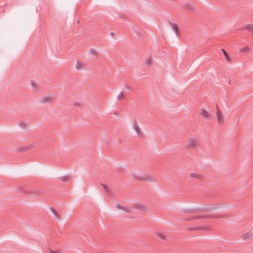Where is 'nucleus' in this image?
I'll list each match as a JSON object with an SVG mask.
<instances>
[{
	"instance_id": "1",
	"label": "nucleus",
	"mask_w": 253,
	"mask_h": 253,
	"mask_svg": "<svg viewBox=\"0 0 253 253\" xmlns=\"http://www.w3.org/2000/svg\"><path fill=\"white\" fill-rule=\"evenodd\" d=\"M23 193L27 194L40 195L42 193V190L35 187H25L21 189Z\"/></svg>"
},
{
	"instance_id": "2",
	"label": "nucleus",
	"mask_w": 253,
	"mask_h": 253,
	"mask_svg": "<svg viewBox=\"0 0 253 253\" xmlns=\"http://www.w3.org/2000/svg\"><path fill=\"white\" fill-rule=\"evenodd\" d=\"M187 149L192 150L200 148V146L198 141V140L196 138H190L185 147Z\"/></svg>"
},
{
	"instance_id": "3",
	"label": "nucleus",
	"mask_w": 253,
	"mask_h": 253,
	"mask_svg": "<svg viewBox=\"0 0 253 253\" xmlns=\"http://www.w3.org/2000/svg\"><path fill=\"white\" fill-rule=\"evenodd\" d=\"M55 100V97L53 94L45 95L40 99V102L42 104L50 103Z\"/></svg>"
},
{
	"instance_id": "4",
	"label": "nucleus",
	"mask_w": 253,
	"mask_h": 253,
	"mask_svg": "<svg viewBox=\"0 0 253 253\" xmlns=\"http://www.w3.org/2000/svg\"><path fill=\"white\" fill-rule=\"evenodd\" d=\"M216 117L218 124L222 125L224 123V117L222 116L221 111L219 110L218 107L216 106Z\"/></svg>"
},
{
	"instance_id": "5",
	"label": "nucleus",
	"mask_w": 253,
	"mask_h": 253,
	"mask_svg": "<svg viewBox=\"0 0 253 253\" xmlns=\"http://www.w3.org/2000/svg\"><path fill=\"white\" fill-rule=\"evenodd\" d=\"M201 114L206 120H211L212 115L211 111H208L204 109H201Z\"/></svg>"
},
{
	"instance_id": "6",
	"label": "nucleus",
	"mask_w": 253,
	"mask_h": 253,
	"mask_svg": "<svg viewBox=\"0 0 253 253\" xmlns=\"http://www.w3.org/2000/svg\"><path fill=\"white\" fill-rule=\"evenodd\" d=\"M35 147L33 144L18 147L16 149V152L18 153L28 151Z\"/></svg>"
},
{
	"instance_id": "7",
	"label": "nucleus",
	"mask_w": 253,
	"mask_h": 253,
	"mask_svg": "<svg viewBox=\"0 0 253 253\" xmlns=\"http://www.w3.org/2000/svg\"><path fill=\"white\" fill-rule=\"evenodd\" d=\"M209 227L207 226H195L193 227L188 228L186 230L187 231H194V230H208Z\"/></svg>"
},
{
	"instance_id": "8",
	"label": "nucleus",
	"mask_w": 253,
	"mask_h": 253,
	"mask_svg": "<svg viewBox=\"0 0 253 253\" xmlns=\"http://www.w3.org/2000/svg\"><path fill=\"white\" fill-rule=\"evenodd\" d=\"M133 208L137 210L141 211H147V210L145 206L141 204H135L133 206Z\"/></svg>"
},
{
	"instance_id": "9",
	"label": "nucleus",
	"mask_w": 253,
	"mask_h": 253,
	"mask_svg": "<svg viewBox=\"0 0 253 253\" xmlns=\"http://www.w3.org/2000/svg\"><path fill=\"white\" fill-rule=\"evenodd\" d=\"M200 218H207V215H197L195 216H193L188 218L185 219L184 220H193L195 219Z\"/></svg>"
},
{
	"instance_id": "10",
	"label": "nucleus",
	"mask_w": 253,
	"mask_h": 253,
	"mask_svg": "<svg viewBox=\"0 0 253 253\" xmlns=\"http://www.w3.org/2000/svg\"><path fill=\"white\" fill-rule=\"evenodd\" d=\"M242 30L247 31L251 33H253V25L250 24H247L243 28Z\"/></svg>"
},
{
	"instance_id": "11",
	"label": "nucleus",
	"mask_w": 253,
	"mask_h": 253,
	"mask_svg": "<svg viewBox=\"0 0 253 253\" xmlns=\"http://www.w3.org/2000/svg\"><path fill=\"white\" fill-rule=\"evenodd\" d=\"M101 185L102 186L105 192L109 196H111L112 194V191L111 190L109 189L107 187V186L105 184H101Z\"/></svg>"
},
{
	"instance_id": "12",
	"label": "nucleus",
	"mask_w": 253,
	"mask_h": 253,
	"mask_svg": "<svg viewBox=\"0 0 253 253\" xmlns=\"http://www.w3.org/2000/svg\"><path fill=\"white\" fill-rule=\"evenodd\" d=\"M85 68V65L83 63H80L77 61L76 64V68L77 70H81Z\"/></svg>"
},
{
	"instance_id": "13",
	"label": "nucleus",
	"mask_w": 253,
	"mask_h": 253,
	"mask_svg": "<svg viewBox=\"0 0 253 253\" xmlns=\"http://www.w3.org/2000/svg\"><path fill=\"white\" fill-rule=\"evenodd\" d=\"M217 208L215 205H211L210 207L205 208L203 210L205 211H212Z\"/></svg>"
},
{
	"instance_id": "14",
	"label": "nucleus",
	"mask_w": 253,
	"mask_h": 253,
	"mask_svg": "<svg viewBox=\"0 0 253 253\" xmlns=\"http://www.w3.org/2000/svg\"><path fill=\"white\" fill-rule=\"evenodd\" d=\"M171 27L172 29L174 31L175 33L176 36H178V27L177 25L176 24L174 23H171Z\"/></svg>"
},
{
	"instance_id": "15",
	"label": "nucleus",
	"mask_w": 253,
	"mask_h": 253,
	"mask_svg": "<svg viewBox=\"0 0 253 253\" xmlns=\"http://www.w3.org/2000/svg\"><path fill=\"white\" fill-rule=\"evenodd\" d=\"M227 216H222L220 215H217V214H208L207 215V217L208 218H218L220 217H226Z\"/></svg>"
},
{
	"instance_id": "16",
	"label": "nucleus",
	"mask_w": 253,
	"mask_h": 253,
	"mask_svg": "<svg viewBox=\"0 0 253 253\" xmlns=\"http://www.w3.org/2000/svg\"><path fill=\"white\" fill-rule=\"evenodd\" d=\"M190 177L196 178V179H200L201 178V175H200L198 173H192L190 174Z\"/></svg>"
},
{
	"instance_id": "17",
	"label": "nucleus",
	"mask_w": 253,
	"mask_h": 253,
	"mask_svg": "<svg viewBox=\"0 0 253 253\" xmlns=\"http://www.w3.org/2000/svg\"><path fill=\"white\" fill-rule=\"evenodd\" d=\"M253 236V232H249L247 233H246L243 237V239L244 240H246V239H249L251 237H252V236Z\"/></svg>"
},
{
	"instance_id": "18",
	"label": "nucleus",
	"mask_w": 253,
	"mask_h": 253,
	"mask_svg": "<svg viewBox=\"0 0 253 253\" xmlns=\"http://www.w3.org/2000/svg\"><path fill=\"white\" fill-rule=\"evenodd\" d=\"M133 127H134V129L136 131L137 134L138 136H141V130L139 129V127L136 125H134Z\"/></svg>"
},
{
	"instance_id": "19",
	"label": "nucleus",
	"mask_w": 253,
	"mask_h": 253,
	"mask_svg": "<svg viewBox=\"0 0 253 253\" xmlns=\"http://www.w3.org/2000/svg\"><path fill=\"white\" fill-rule=\"evenodd\" d=\"M60 180L65 183H68L70 180V178L68 176H64L60 178Z\"/></svg>"
},
{
	"instance_id": "20",
	"label": "nucleus",
	"mask_w": 253,
	"mask_h": 253,
	"mask_svg": "<svg viewBox=\"0 0 253 253\" xmlns=\"http://www.w3.org/2000/svg\"><path fill=\"white\" fill-rule=\"evenodd\" d=\"M50 211H51L52 213L54 214V215L55 217V218L58 219V216L59 215V214L58 213V212L56 210H55L54 209H53V208H51L50 209Z\"/></svg>"
},
{
	"instance_id": "21",
	"label": "nucleus",
	"mask_w": 253,
	"mask_h": 253,
	"mask_svg": "<svg viewBox=\"0 0 253 253\" xmlns=\"http://www.w3.org/2000/svg\"><path fill=\"white\" fill-rule=\"evenodd\" d=\"M221 51L223 52L226 61H229L230 60V58L228 56V54L226 52V51L224 49H221Z\"/></svg>"
},
{
	"instance_id": "22",
	"label": "nucleus",
	"mask_w": 253,
	"mask_h": 253,
	"mask_svg": "<svg viewBox=\"0 0 253 253\" xmlns=\"http://www.w3.org/2000/svg\"><path fill=\"white\" fill-rule=\"evenodd\" d=\"M31 84L32 86V88L34 90H37L38 88H37V86H39V85H38L36 83H35L33 81L31 82Z\"/></svg>"
},
{
	"instance_id": "23",
	"label": "nucleus",
	"mask_w": 253,
	"mask_h": 253,
	"mask_svg": "<svg viewBox=\"0 0 253 253\" xmlns=\"http://www.w3.org/2000/svg\"><path fill=\"white\" fill-rule=\"evenodd\" d=\"M250 48L249 46H246L244 47V48H240V49H239V51H240V52H245V51H247V50H250Z\"/></svg>"
},
{
	"instance_id": "24",
	"label": "nucleus",
	"mask_w": 253,
	"mask_h": 253,
	"mask_svg": "<svg viewBox=\"0 0 253 253\" xmlns=\"http://www.w3.org/2000/svg\"><path fill=\"white\" fill-rule=\"evenodd\" d=\"M152 59L149 57L145 61V64L148 66L151 64Z\"/></svg>"
},
{
	"instance_id": "25",
	"label": "nucleus",
	"mask_w": 253,
	"mask_h": 253,
	"mask_svg": "<svg viewBox=\"0 0 253 253\" xmlns=\"http://www.w3.org/2000/svg\"><path fill=\"white\" fill-rule=\"evenodd\" d=\"M141 179L145 181H152L153 179L152 177H148L146 176H144L143 177L141 178Z\"/></svg>"
},
{
	"instance_id": "26",
	"label": "nucleus",
	"mask_w": 253,
	"mask_h": 253,
	"mask_svg": "<svg viewBox=\"0 0 253 253\" xmlns=\"http://www.w3.org/2000/svg\"><path fill=\"white\" fill-rule=\"evenodd\" d=\"M157 235L158 237H159L160 239H165V236L163 234H162V233H158L157 234Z\"/></svg>"
},
{
	"instance_id": "27",
	"label": "nucleus",
	"mask_w": 253,
	"mask_h": 253,
	"mask_svg": "<svg viewBox=\"0 0 253 253\" xmlns=\"http://www.w3.org/2000/svg\"><path fill=\"white\" fill-rule=\"evenodd\" d=\"M124 98V95L123 94V92H121L118 96V100H120V99H123Z\"/></svg>"
},
{
	"instance_id": "28",
	"label": "nucleus",
	"mask_w": 253,
	"mask_h": 253,
	"mask_svg": "<svg viewBox=\"0 0 253 253\" xmlns=\"http://www.w3.org/2000/svg\"><path fill=\"white\" fill-rule=\"evenodd\" d=\"M19 126L21 127H26V122H21L20 124H19Z\"/></svg>"
},
{
	"instance_id": "29",
	"label": "nucleus",
	"mask_w": 253,
	"mask_h": 253,
	"mask_svg": "<svg viewBox=\"0 0 253 253\" xmlns=\"http://www.w3.org/2000/svg\"><path fill=\"white\" fill-rule=\"evenodd\" d=\"M116 207L119 210H123L124 209V207L121 206V205H119V204H117L116 205Z\"/></svg>"
},
{
	"instance_id": "30",
	"label": "nucleus",
	"mask_w": 253,
	"mask_h": 253,
	"mask_svg": "<svg viewBox=\"0 0 253 253\" xmlns=\"http://www.w3.org/2000/svg\"><path fill=\"white\" fill-rule=\"evenodd\" d=\"M89 53L94 55H95V54H96L95 51L93 49H92V48L90 49Z\"/></svg>"
},
{
	"instance_id": "31",
	"label": "nucleus",
	"mask_w": 253,
	"mask_h": 253,
	"mask_svg": "<svg viewBox=\"0 0 253 253\" xmlns=\"http://www.w3.org/2000/svg\"><path fill=\"white\" fill-rule=\"evenodd\" d=\"M186 8L189 10H191L192 9V6L190 3H188L186 5Z\"/></svg>"
},
{
	"instance_id": "32",
	"label": "nucleus",
	"mask_w": 253,
	"mask_h": 253,
	"mask_svg": "<svg viewBox=\"0 0 253 253\" xmlns=\"http://www.w3.org/2000/svg\"><path fill=\"white\" fill-rule=\"evenodd\" d=\"M193 212V210H186L184 211V212L185 213H192Z\"/></svg>"
},
{
	"instance_id": "33",
	"label": "nucleus",
	"mask_w": 253,
	"mask_h": 253,
	"mask_svg": "<svg viewBox=\"0 0 253 253\" xmlns=\"http://www.w3.org/2000/svg\"><path fill=\"white\" fill-rule=\"evenodd\" d=\"M123 211H126L127 212H130V210H129V209H128V208L125 207H124V209L123 210Z\"/></svg>"
},
{
	"instance_id": "34",
	"label": "nucleus",
	"mask_w": 253,
	"mask_h": 253,
	"mask_svg": "<svg viewBox=\"0 0 253 253\" xmlns=\"http://www.w3.org/2000/svg\"><path fill=\"white\" fill-rule=\"evenodd\" d=\"M49 252L50 253H60V252L58 251H54L52 250H50Z\"/></svg>"
},
{
	"instance_id": "35",
	"label": "nucleus",
	"mask_w": 253,
	"mask_h": 253,
	"mask_svg": "<svg viewBox=\"0 0 253 253\" xmlns=\"http://www.w3.org/2000/svg\"><path fill=\"white\" fill-rule=\"evenodd\" d=\"M125 87L129 90H132L130 87H129L127 85H125Z\"/></svg>"
},
{
	"instance_id": "36",
	"label": "nucleus",
	"mask_w": 253,
	"mask_h": 253,
	"mask_svg": "<svg viewBox=\"0 0 253 253\" xmlns=\"http://www.w3.org/2000/svg\"><path fill=\"white\" fill-rule=\"evenodd\" d=\"M74 105L75 106H77V105H78V106H80V104L79 103H74Z\"/></svg>"
},
{
	"instance_id": "37",
	"label": "nucleus",
	"mask_w": 253,
	"mask_h": 253,
	"mask_svg": "<svg viewBox=\"0 0 253 253\" xmlns=\"http://www.w3.org/2000/svg\"><path fill=\"white\" fill-rule=\"evenodd\" d=\"M133 176V178H135V179H138V177H135L134 176Z\"/></svg>"
}]
</instances>
